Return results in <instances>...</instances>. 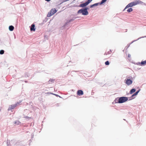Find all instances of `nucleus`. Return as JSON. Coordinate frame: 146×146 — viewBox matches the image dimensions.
Returning <instances> with one entry per match:
<instances>
[{
	"mask_svg": "<svg viewBox=\"0 0 146 146\" xmlns=\"http://www.w3.org/2000/svg\"><path fill=\"white\" fill-rule=\"evenodd\" d=\"M128 100H129V99H128V97L122 96L116 98L114 101L115 103L121 104L126 102Z\"/></svg>",
	"mask_w": 146,
	"mask_h": 146,
	"instance_id": "obj_1",
	"label": "nucleus"
},
{
	"mask_svg": "<svg viewBox=\"0 0 146 146\" xmlns=\"http://www.w3.org/2000/svg\"><path fill=\"white\" fill-rule=\"evenodd\" d=\"M77 13L78 14H82V15L86 16L88 15V12H86L84 9L82 8L79 10L78 11Z\"/></svg>",
	"mask_w": 146,
	"mask_h": 146,
	"instance_id": "obj_2",
	"label": "nucleus"
},
{
	"mask_svg": "<svg viewBox=\"0 0 146 146\" xmlns=\"http://www.w3.org/2000/svg\"><path fill=\"white\" fill-rule=\"evenodd\" d=\"M93 0H88L84 3H81L76 6L84 8L88 5Z\"/></svg>",
	"mask_w": 146,
	"mask_h": 146,
	"instance_id": "obj_3",
	"label": "nucleus"
},
{
	"mask_svg": "<svg viewBox=\"0 0 146 146\" xmlns=\"http://www.w3.org/2000/svg\"><path fill=\"white\" fill-rule=\"evenodd\" d=\"M139 1H137L136 2H132L128 4L125 7L124 9L123 10V11H124L126 9L129 7H132L135 6L139 3Z\"/></svg>",
	"mask_w": 146,
	"mask_h": 146,
	"instance_id": "obj_4",
	"label": "nucleus"
},
{
	"mask_svg": "<svg viewBox=\"0 0 146 146\" xmlns=\"http://www.w3.org/2000/svg\"><path fill=\"white\" fill-rule=\"evenodd\" d=\"M57 12V10L55 8L52 9L50 11V12H49L47 15V17H50L52 15H53Z\"/></svg>",
	"mask_w": 146,
	"mask_h": 146,
	"instance_id": "obj_5",
	"label": "nucleus"
},
{
	"mask_svg": "<svg viewBox=\"0 0 146 146\" xmlns=\"http://www.w3.org/2000/svg\"><path fill=\"white\" fill-rule=\"evenodd\" d=\"M132 79L133 78L132 77H131L130 78H126L125 80V84L128 86L132 84L133 82V81L132 80Z\"/></svg>",
	"mask_w": 146,
	"mask_h": 146,
	"instance_id": "obj_6",
	"label": "nucleus"
},
{
	"mask_svg": "<svg viewBox=\"0 0 146 146\" xmlns=\"http://www.w3.org/2000/svg\"><path fill=\"white\" fill-rule=\"evenodd\" d=\"M77 17H74L72 18L69 19V20L67 21L63 25V27H65L66 25H67L68 24L71 22L74 21L75 19L77 18Z\"/></svg>",
	"mask_w": 146,
	"mask_h": 146,
	"instance_id": "obj_7",
	"label": "nucleus"
},
{
	"mask_svg": "<svg viewBox=\"0 0 146 146\" xmlns=\"http://www.w3.org/2000/svg\"><path fill=\"white\" fill-rule=\"evenodd\" d=\"M140 90V89H139L135 93H134L133 95H132L131 97L129 98V100H130L134 99L135 98V97H134V96L137 95L138 94Z\"/></svg>",
	"mask_w": 146,
	"mask_h": 146,
	"instance_id": "obj_8",
	"label": "nucleus"
},
{
	"mask_svg": "<svg viewBox=\"0 0 146 146\" xmlns=\"http://www.w3.org/2000/svg\"><path fill=\"white\" fill-rule=\"evenodd\" d=\"M18 104H19L18 102H17V104L13 105H12L10 106L9 107L8 110H12L14 109V108Z\"/></svg>",
	"mask_w": 146,
	"mask_h": 146,
	"instance_id": "obj_9",
	"label": "nucleus"
},
{
	"mask_svg": "<svg viewBox=\"0 0 146 146\" xmlns=\"http://www.w3.org/2000/svg\"><path fill=\"white\" fill-rule=\"evenodd\" d=\"M137 64V65L140 64L141 66H144L146 65V60L144 61H142L141 62H138Z\"/></svg>",
	"mask_w": 146,
	"mask_h": 146,
	"instance_id": "obj_10",
	"label": "nucleus"
},
{
	"mask_svg": "<svg viewBox=\"0 0 146 146\" xmlns=\"http://www.w3.org/2000/svg\"><path fill=\"white\" fill-rule=\"evenodd\" d=\"M145 37H146V36H142V37H140L139 38L137 39L136 40H134L131 43H130L129 45H128V46H127V48L128 47H129V46H130V45L133 42H135L137 40H138L141 38H145Z\"/></svg>",
	"mask_w": 146,
	"mask_h": 146,
	"instance_id": "obj_11",
	"label": "nucleus"
},
{
	"mask_svg": "<svg viewBox=\"0 0 146 146\" xmlns=\"http://www.w3.org/2000/svg\"><path fill=\"white\" fill-rule=\"evenodd\" d=\"M77 94L78 95L80 96L83 95L84 92L82 90H79L77 91Z\"/></svg>",
	"mask_w": 146,
	"mask_h": 146,
	"instance_id": "obj_12",
	"label": "nucleus"
},
{
	"mask_svg": "<svg viewBox=\"0 0 146 146\" xmlns=\"http://www.w3.org/2000/svg\"><path fill=\"white\" fill-rule=\"evenodd\" d=\"M35 25L34 24H32L30 30L31 31H35Z\"/></svg>",
	"mask_w": 146,
	"mask_h": 146,
	"instance_id": "obj_13",
	"label": "nucleus"
},
{
	"mask_svg": "<svg viewBox=\"0 0 146 146\" xmlns=\"http://www.w3.org/2000/svg\"><path fill=\"white\" fill-rule=\"evenodd\" d=\"M136 91V89L135 88H132V89L129 92V93L130 94H132L133 93L135 92Z\"/></svg>",
	"mask_w": 146,
	"mask_h": 146,
	"instance_id": "obj_14",
	"label": "nucleus"
},
{
	"mask_svg": "<svg viewBox=\"0 0 146 146\" xmlns=\"http://www.w3.org/2000/svg\"><path fill=\"white\" fill-rule=\"evenodd\" d=\"M14 28V27L12 25H10L9 27V29L11 31H13Z\"/></svg>",
	"mask_w": 146,
	"mask_h": 146,
	"instance_id": "obj_15",
	"label": "nucleus"
},
{
	"mask_svg": "<svg viewBox=\"0 0 146 146\" xmlns=\"http://www.w3.org/2000/svg\"><path fill=\"white\" fill-rule=\"evenodd\" d=\"M133 10V9L132 8H129L127 10V11L128 13H130L132 12Z\"/></svg>",
	"mask_w": 146,
	"mask_h": 146,
	"instance_id": "obj_16",
	"label": "nucleus"
},
{
	"mask_svg": "<svg viewBox=\"0 0 146 146\" xmlns=\"http://www.w3.org/2000/svg\"><path fill=\"white\" fill-rule=\"evenodd\" d=\"M48 94H53V95H54L55 96H56V97H59L60 98H61V97L60 96H59L58 95H57V94H53V93H49V92H48L47 93Z\"/></svg>",
	"mask_w": 146,
	"mask_h": 146,
	"instance_id": "obj_17",
	"label": "nucleus"
},
{
	"mask_svg": "<svg viewBox=\"0 0 146 146\" xmlns=\"http://www.w3.org/2000/svg\"><path fill=\"white\" fill-rule=\"evenodd\" d=\"M107 0H102L100 2V5H102V4L105 3Z\"/></svg>",
	"mask_w": 146,
	"mask_h": 146,
	"instance_id": "obj_18",
	"label": "nucleus"
},
{
	"mask_svg": "<svg viewBox=\"0 0 146 146\" xmlns=\"http://www.w3.org/2000/svg\"><path fill=\"white\" fill-rule=\"evenodd\" d=\"M54 80H55L54 79H50L48 81V82L49 83H50V82L51 83H53L54 82Z\"/></svg>",
	"mask_w": 146,
	"mask_h": 146,
	"instance_id": "obj_19",
	"label": "nucleus"
},
{
	"mask_svg": "<svg viewBox=\"0 0 146 146\" xmlns=\"http://www.w3.org/2000/svg\"><path fill=\"white\" fill-rule=\"evenodd\" d=\"M94 7L98 6L99 5H100V2L95 3L93 4Z\"/></svg>",
	"mask_w": 146,
	"mask_h": 146,
	"instance_id": "obj_20",
	"label": "nucleus"
},
{
	"mask_svg": "<svg viewBox=\"0 0 146 146\" xmlns=\"http://www.w3.org/2000/svg\"><path fill=\"white\" fill-rule=\"evenodd\" d=\"M20 123H21L20 122V121H18V120L16 121L15 122V124H16L17 125H19Z\"/></svg>",
	"mask_w": 146,
	"mask_h": 146,
	"instance_id": "obj_21",
	"label": "nucleus"
},
{
	"mask_svg": "<svg viewBox=\"0 0 146 146\" xmlns=\"http://www.w3.org/2000/svg\"><path fill=\"white\" fill-rule=\"evenodd\" d=\"M4 53V51L3 50H0V54H3Z\"/></svg>",
	"mask_w": 146,
	"mask_h": 146,
	"instance_id": "obj_22",
	"label": "nucleus"
},
{
	"mask_svg": "<svg viewBox=\"0 0 146 146\" xmlns=\"http://www.w3.org/2000/svg\"><path fill=\"white\" fill-rule=\"evenodd\" d=\"M105 64L106 65H108L110 64L109 62L108 61H107L105 62Z\"/></svg>",
	"mask_w": 146,
	"mask_h": 146,
	"instance_id": "obj_23",
	"label": "nucleus"
},
{
	"mask_svg": "<svg viewBox=\"0 0 146 146\" xmlns=\"http://www.w3.org/2000/svg\"><path fill=\"white\" fill-rule=\"evenodd\" d=\"M83 8L84 9V10H85L86 11V12H88V10L89 9L88 7H86Z\"/></svg>",
	"mask_w": 146,
	"mask_h": 146,
	"instance_id": "obj_24",
	"label": "nucleus"
},
{
	"mask_svg": "<svg viewBox=\"0 0 146 146\" xmlns=\"http://www.w3.org/2000/svg\"><path fill=\"white\" fill-rule=\"evenodd\" d=\"M94 7V6L93 4L90 5V7L91 8H93Z\"/></svg>",
	"mask_w": 146,
	"mask_h": 146,
	"instance_id": "obj_25",
	"label": "nucleus"
},
{
	"mask_svg": "<svg viewBox=\"0 0 146 146\" xmlns=\"http://www.w3.org/2000/svg\"><path fill=\"white\" fill-rule=\"evenodd\" d=\"M111 50H110V51H108L107 52L108 54H110L111 53Z\"/></svg>",
	"mask_w": 146,
	"mask_h": 146,
	"instance_id": "obj_26",
	"label": "nucleus"
},
{
	"mask_svg": "<svg viewBox=\"0 0 146 146\" xmlns=\"http://www.w3.org/2000/svg\"><path fill=\"white\" fill-rule=\"evenodd\" d=\"M7 146H10L9 145V144H8V140L7 141Z\"/></svg>",
	"mask_w": 146,
	"mask_h": 146,
	"instance_id": "obj_27",
	"label": "nucleus"
},
{
	"mask_svg": "<svg viewBox=\"0 0 146 146\" xmlns=\"http://www.w3.org/2000/svg\"><path fill=\"white\" fill-rule=\"evenodd\" d=\"M128 56L129 58L130 57H131V55L130 54H128Z\"/></svg>",
	"mask_w": 146,
	"mask_h": 146,
	"instance_id": "obj_28",
	"label": "nucleus"
},
{
	"mask_svg": "<svg viewBox=\"0 0 146 146\" xmlns=\"http://www.w3.org/2000/svg\"><path fill=\"white\" fill-rule=\"evenodd\" d=\"M46 1H47V2H49L50 1V0H45Z\"/></svg>",
	"mask_w": 146,
	"mask_h": 146,
	"instance_id": "obj_29",
	"label": "nucleus"
},
{
	"mask_svg": "<svg viewBox=\"0 0 146 146\" xmlns=\"http://www.w3.org/2000/svg\"><path fill=\"white\" fill-rule=\"evenodd\" d=\"M107 54H108V53H105L104 54V55H107Z\"/></svg>",
	"mask_w": 146,
	"mask_h": 146,
	"instance_id": "obj_30",
	"label": "nucleus"
},
{
	"mask_svg": "<svg viewBox=\"0 0 146 146\" xmlns=\"http://www.w3.org/2000/svg\"><path fill=\"white\" fill-rule=\"evenodd\" d=\"M129 114H131V112H129Z\"/></svg>",
	"mask_w": 146,
	"mask_h": 146,
	"instance_id": "obj_31",
	"label": "nucleus"
},
{
	"mask_svg": "<svg viewBox=\"0 0 146 146\" xmlns=\"http://www.w3.org/2000/svg\"><path fill=\"white\" fill-rule=\"evenodd\" d=\"M75 72H77V71H75Z\"/></svg>",
	"mask_w": 146,
	"mask_h": 146,
	"instance_id": "obj_32",
	"label": "nucleus"
}]
</instances>
